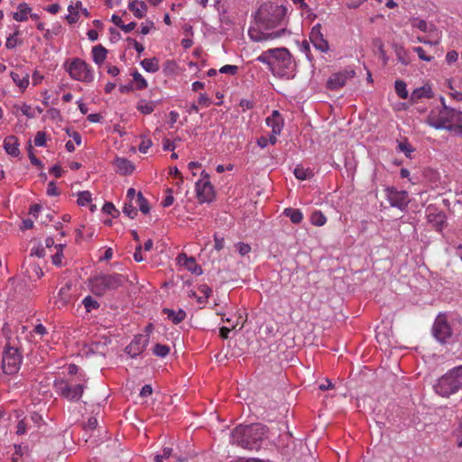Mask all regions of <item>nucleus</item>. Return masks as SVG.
Listing matches in <instances>:
<instances>
[{
    "instance_id": "2eb2a0df",
    "label": "nucleus",
    "mask_w": 462,
    "mask_h": 462,
    "mask_svg": "<svg viewBox=\"0 0 462 462\" xmlns=\"http://www.w3.org/2000/svg\"><path fill=\"white\" fill-rule=\"evenodd\" d=\"M265 121L273 134H281L283 128V118L279 111L273 110L272 115L268 116Z\"/></svg>"
},
{
    "instance_id": "8fccbe9b",
    "label": "nucleus",
    "mask_w": 462,
    "mask_h": 462,
    "mask_svg": "<svg viewBox=\"0 0 462 462\" xmlns=\"http://www.w3.org/2000/svg\"><path fill=\"white\" fill-rule=\"evenodd\" d=\"M19 34V32H15L13 34H11L9 37H7L5 42V47L9 50L15 48L17 45V35Z\"/></svg>"
},
{
    "instance_id": "3c124183",
    "label": "nucleus",
    "mask_w": 462,
    "mask_h": 462,
    "mask_svg": "<svg viewBox=\"0 0 462 462\" xmlns=\"http://www.w3.org/2000/svg\"><path fill=\"white\" fill-rule=\"evenodd\" d=\"M172 449L170 448H165L162 450V455H157L154 457V462H163L164 459H168L171 457Z\"/></svg>"
},
{
    "instance_id": "20e7f679",
    "label": "nucleus",
    "mask_w": 462,
    "mask_h": 462,
    "mask_svg": "<svg viewBox=\"0 0 462 462\" xmlns=\"http://www.w3.org/2000/svg\"><path fill=\"white\" fill-rule=\"evenodd\" d=\"M462 387V365L449 370L434 384L435 393L442 397H449Z\"/></svg>"
},
{
    "instance_id": "bb28decb",
    "label": "nucleus",
    "mask_w": 462,
    "mask_h": 462,
    "mask_svg": "<svg viewBox=\"0 0 462 462\" xmlns=\"http://www.w3.org/2000/svg\"><path fill=\"white\" fill-rule=\"evenodd\" d=\"M141 66L145 71L154 73L160 69V61L155 57L144 59L141 61Z\"/></svg>"
},
{
    "instance_id": "7c9ffc66",
    "label": "nucleus",
    "mask_w": 462,
    "mask_h": 462,
    "mask_svg": "<svg viewBox=\"0 0 462 462\" xmlns=\"http://www.w3.org/2000/svg\"><path fill=\"white\" fill-rule=\"evenodd\" d=\"M310 222L314 226H322L326 224L327 217L321 211L316 210L310 216Z\"/></svg>"
},
{
    "instance_id": "f03ea898",
    "label": "nucleus",
    "mask_w": 462,
    "mask_h": 462,
    "mask_svg": "<svg viewBox=\"0 0 462 462\" xmlns=\"http://www.w3.org/2000/svg\"><path fill=\"white\" fill-rule=\"evenodd\" d=\"M125 277L119 273L98 274L89 279V289L97 296H104L123 286Z\"/></svg>"
},
{
    "instance_id": "37998d69",
    "label": "nucleus",
    "mask_w": 462,
    "mask_h": 462,
    "mask_svg": "<svg viewBox=\"0 0 462 462\" xmlns=\"http://www.w3.org/2000/svg\"><path fill=\"white\" fill-rule=\"evenodd\" d=\"M28 272L32 273V278L35 277L36 279H41L43 276V271L37 263L31 264L29 266Z\"/></svg>"
},
{
    "instance_id": "a211bd4d",
    "label": "nucleus",
    "mask_w": 462,
    "mask_h": 462,
    "mask_svg": "<svg viewBox=\"0 0 462 462\" xmlns=\"http://www.w3.org/2000/svg\"><path fill=\"white\" fill-rule=\"evenodd\" d=\"M177 261L180 266L185 267L187 270H189L192 273H196V274L201 273V269L197 264V263L193 257H189L186 254H180L178 255Z\"/></svg>"
},
{
    "instance_id": "9b49d317",
    "label": "nucleus",
    "mask_w": 462,
    "mask_h": 462,
    "mask_svg": "<svg viewBox=\"0 0 462 462\" xmlns=\"http://www.w3.org/2000/svg\"><path fill=\"white\" fill-rule=\"evenodd\" d=\"M197 198L200 203L211 202L214 199V188L208 180H199L196 182Z\"/></svg>"
},
{
    "instance_id": "0eeeda50",
    "label": "nucleus",
    "mask_w": 462,
    "mask_h": 462,
    "mask_svg": "<svg viewBox=\"0 0 462 462\" xmlns=\"http://www.w3.org/2000/svg\"><path fill=\"white\" fill-rule=\"evenodd\" d=\"M22 355L16 347L6 345L3 353L2 368L5 374H14L20 369Z\"/></svg>"
},
{
    "instance_id": "c03bdc74",
    "label": "nucleus",
    "mask_w": 462,
    "mask_h": 462,
    "mask_svg": "<svg viewBox=\"0 0 462 462\" xmlns=\"http://www.w3.org/2000/svg\"><path fill=\"white\" fill-rule=\"evenodd\" d=\"M294 175L298 180H304L309 178L310 172L308 170L304 169L301 166H297L294 169Z\"/></svg>"
},
{
    "instance_id": "864d4df0",
    "label": "nucleus",
    "mask_w": 462,
    "mask_h": 462,
    "mask_svg": "<svg viewBox=\"0 0 462 462\" xmlns=\"http://www.w3.org/2000/svg\"><path fill=\"white\" fill-rule=\"evenodd\" d=\"M219 71L224 74L235 75L238 71V67L236 65H225L220 68Z\"/></svg>"
},
{
    "instance_id": "c756f323",
    "label": "nucleus",
    "mask_w": 462,
    "mask_h": 462,
    "mask_svg": "<svg viewBox=\"0 0 462 462\" xmlns=\"http://www.w3.org/2000/svg\"><path fill=\"white\" fill-rule=\"evenodd\" d=\"M411 25L424 32H437L435 26L432 24L429 25L428 23L424 20L415 18L412 20Z\"/></svg>"
},
{
    "instance_id": "72a5a7b5",
    "label": "nucleus",
    "mask_w": 462,
    "mask_h": 462,
    "mask_svg": "<svg viewBox=\"0 0 462 462\" xmlns=\"http://www.w3.org/2000/svg\"><path fill=\"white\" fill-rule=\"evenodd\" d=\"M282 32H283V31L274 32H270V33H262L259 36H254L253 33L250 32V37L254 42H261V41H267V40L279 38Z\"/></svg>"
},
{
    "instance_id": "49530a36",
    "label": "nucleus",
    "mask_w": 462,
    "mask_h": 462,
    "mask_svg": "<svg viewBox=\"0 0 462 462\" xmlns=\"http://www.w3.org/2000/svg\"><path fill=\"white\" fill-rule=\"evenodd\" d=\"M399 149L404 152L406 157L410 158L411 156V153L414 152L413 147L411 144L408 142H402L398 145Z\"/></svg>"
},
{
    "instance_id": "680f3d73",
    "label": "nucleus",
    "mask_w": 462,
    "mask_h": 462,
    "mask_svg": "<svg viewBox=\"0 0 462 462\" xmlns=\"http://www.w3.org/2000/svg\"><path fill=\"white\" fill-rule=\"evenodd\" d=\"M103 211L111 216H113L115 212H117L115 206L111 202H106L104 204Z\"/></svg>"
},
{
    "instance_id": "de8ad7c7",
    "label": "nucleus",
    "mask_w": 462,
    "mask_h": 462,
    "mask_svg": "<svg viewBox=\"0 0 462 462\" xmlns=\"http://www.w3.org/2000/svg\"><path fill=\"white\" fill-rule=\"evenodd\" d=\"M235 246L241 256L246 255L251 251V246L248 244L242 242L236 244Z\"/></svg>"
},
{
    "instance_id": "1a4fd4ad",
    "label": "nucleus",
    "mask_w": 462,
    "mask_h": 462,
    "mask_svg": "<svg viewBox=\"0 0 462 462\" xmlns=\"http://www.w3.org/2000/svg\"><path fill=\"white\" fill-rule=\"evenodd\" d=\"M387 200L392 207L404 210L408 206L410 199L407 191L397 190L394 188H387L385 189Z\"/></svg>"
},
{
    "instance_id": "f704fd0d",
    "label": "nucleus",
    "mask_w": 462,
    "mask_h": 462,
    "mask_svg": "<svg viewBox=\"0 0 462 462\" xmlns=\"http://www.w3.org/2000/svg\"><path fill=\"white\" fill-rule=\"evenodd\" d=\"M135 88L139 90L145 89L148 87L146 79L137 70L132 74Z\"/></svg>"
},
{
    "instance_id": "09e8293b",
    "label": "nucleus",
    "mask_w": 462,
    "mask_h": 462,
    "mask_svg": "<svg viewBox=\"0 0 462 462\" xmlns=\"http://www.w3.org/2000/svg\"><path fill=\"white\" fill-rule=\"evenodd\" d=\"M413 51L418 54V57L424 61H431L433 60V56L427 55L422 47H414Z\"/></svg>"
},
{
    "instance_id": "e433bc0d",
    "label": "nucleus",
    "mask_w": 462,
    "mask_h": 462,
    "mask_svg": "<svg viewBox=\"0 0 462 462\" xmlns=\"http://www.w3.org/2000/svg\"><path fill=\"white\" fill-rule=\"evenodd\" d=\"M153 355L159 357H165L170 353V347L167 345L156 344L152 349Z\"/></svg>"
},
{
    "instance_id": "c9c22d12",
    "label": "nucleus",
    "mask_w": 462,
    "mask_h": 462,
    "mask_svg": "<svg viewBox=\"0 0 462 462\" xmlns=\"http://www.w3.org/2000/svg\"><path fill=\"white\" fill-rule=\"evenodd\" d=\"M396 94L399 97L406 99L409 97V93L406 88V83L402 80H396L394 84Z\"/></svg>"
},
{
    "instance_id": "79ce46f5",
    "label": "nucleus",
    "mask_w": 462,
    "mask_h": 462,
    "mask_svg": "<svg viewBox=\"0 0 462 462\" xmlns=\"http://www.w3.org/2000/svg\"><path fill=\"white\" fill-rule=\"evenodd\" d=\"M123 213L133 219L137 215L136 207L134 206L132 203H125V206L123 208Z\"/></svg>"
},
{
    "instance_id": "5fc2aeb1",
    "label": "nucleus",
    "mask_w": 462,
    "mask_h": 462,
    "mask_svg": "<svg viewBox=\"0 0 462 462\" xmlns=\"http://www.w3.org/2000/svg\"><path fill=\"white\" fill-rule=\"evenodd\" d=\"M166 192H167V196L164 198V199L162 202V205L164 208L170 207L174 202V198L172 196V189H167Z\"/></svg>"
},
{
    "instance_id": "ea45409f",
    "label": "nucleus",
    "mask_w": 462,
    "mask_h": 462,
    "mask_svg": "<svg viewBox=\"0 0 462 462\" xmlns=\"http://www.w3.org/2000/svg\"><path fill=\"white\" fill-rule=\"evenodd\" d=\"M396 56H397V59L398 60L403 64V65H408L410 63V59L407 55V51L404 48L402 47H400L396 50Z\"/></svg>"
},
{
    "instance_id": "4468645a",
    "label": "nucleus",
    "mask_w": 462,
    "mask_h": 462,
    "mask_svg": "<svg viewBox=\"0 0 462 462\" xmlns=\"http://www.w3.org/2000/svg\"><path fill=\"white\" fill-rule=\"evenodd\" d=\"M434 97V93L431 85L426 83L425 85L415 88L411 94V100L413 103L418 102L423 98L430 99Z\"/></svg>"
},
{
    "instance_id": "4be33fe9",
    "label": "nucleus",
    "mask_w": 462,
    "mask_h": 462,
    "mask_svg": "<svg viewBox=\"0 0 462 462\" xmlns=\"http://www.w3.org/2000/svg\"><path fill=\"white\" fill-rule=\"evenodd\" d=\"M13 81L15 83L17 87L20 88L22 91H24L29 86V73H18V72H11L10 74Z\"/></svg>"
},
{
    "instance_id": "f257e3e1",
    "label": "nucleus",
    "mask_w": 462,
    "mask_h": 462,
    "mask_svg": "<svg viewBox=\"0 0 462 462\" xmlns=\"http://www.w3.org/2000/svg\"><path fill=\"white\" fill-rule=\"evenodd\" d=\"M265 434L266 428L260 423L239 425L232 431L231 442L245 449L258 450Z\"/></svg>"
},
{
    "instance_id": "393cba45",
    "label": "nucleus",
    "mask_w": 462,
    "mask_h": 462,
    "mask_svg": "<svg viewBox=\"0 0 462 462\" xmlns=\"http://www.w3.org/2000/svg\"><path fill=\"white\" fill-rule=\"evenodd\" d=\"M82 9V3L77 1L75 5H69L68 7L69 14L66 16V20L69 23L72 24L78 22L79 18V9Z\"/></svg>"
},
{
    "instance_id": "4d7b16f0",
    "label": "nucleus",
    "mask_w": 462,
    "mask_h": 462,
    "mask_svg": "<svg viewBox=\"0 0 462 462\" xmlns=\"http://www.w3.org/2000/svg\"><path fill=\"white\" fill-rule=\"evenodd\" d=\"M126 41L128 44L133 46L139 54H141L144 51V47L143 46V44L139 43L136 40L133 38H127Z\"/></svg>"
},
{
    "instance_id": "39448f33",
    "label": "nucleus",
    "mask_w": 462,
    "mask_h": 462,
    "mask_svg": "<svg viewBox=\"0 0 462 462\" xmlns=\"http://www.w3.org/2000/svg\"><path fill=\"white\" fill-rule=\"evenodd\" d=\"M431 333L434 338L440 344H446L453 335V330L448 323V314L439 313L433 322Z\"/></svg>"
},
{
    "instance_id": "aec40b11",
    "label": "nucleus",
    "mask_w": 462,
    "mask_h": 462,
    "mask_svg": "<svg viewBox=\"0 0 462 462\" xmlns=\"http://www.w3.org/2000/svg\"><path fill=\"white\" fill-rule=\"evenodd\" d=\"M114 165L116 168V171L122 175L131 174L134 169V165L129 160L121 157L115 159Z\"/></svg>"
},
{
    "instance_id": "a18cd8bd",
    "label": "nucleus",
    "mask_w": 462,
    "mask_h": 462,
    "mask_svg": "<svg viewBox=\"0 0 462 462\" xmlns=\"http://www.w3.org/2000/svg\"><path fill=\"white\" fill-rule=\"evenodd\" d=\"M417 42H421V43H424V44H428V45H430V46H436L439 43V37L438 35V32L436 33V36L433 37L432 39H427L425 37H421V36H418L417 37Z\"/></svg>"
},
{
    "instance_id": "774afa93",
    "label": "nucleus",
    "mask_w": 462,
    "mask_h": 462,
    "mask_svg": "<svg viewBox=\"0 0 462 462\" xmlns=\"http://www.w3.org/2000/svg\"><path fill=\"white\" fill-rule=\"evenodd\" d=\"M152 393V388L150 384H145L144 386H143L141 392H140V395L142 397H148L150 396L151 394Z\"/></svg>"
},
{
    "instance_id": "58836bf2",
    "label": "nucleus",
    "mask_w": 462,
    "mask_h": 462,
    "mask_svg": "<svg viewBox=\"0 0 462 462\" xmlns=\"http://www.w3.org/2000/svg\"><path fill=\"white\" fill-rule=\"evenodd\" d=\"M92 199L91 193L88 190L81 191L78 195V204L79 206H86L88 205Z\"/></svg>"
},
{
    "instance_id": "6e6d98bb",
    "label": "nucleus",
    "mask_w": 462,
    "mask_h": 462,
    "mask_svg": "<svg viewBox=\"0 0 462 462\" xmlns=\"http://www.w3.org/2000/svg\"><path fill=\"white\" fill-rule=\"evenodd\" d=\"M28 156H29V159L32 162V164L35 165V166H41L42 165V162L41 161L33 154L32 152V146L31 143H29L28 145Z\"/></svg>"
},
{
    "instance_id": "bf43d9fd",
    "label": "nucleus",
    "mask_w": 462,
    "mask_h": 462,
    "mask_svg": "<svg viewBox=\"0 0 462 462\" xmlns=\"http://www.w3.org/2000/svg\"><path fill=\"white\" fill-rule=\"evenodd\" d=\"M152 143L150 139H144L139 144V151L142 153H146L148 150L151 148Z\"/></svg>"
},
{
    "instance_id": "423d86ee",
    "label": "nucleus",
    "mask_w": 462,
    "mask_h": 462,
    "mask_svg": "<svg viewBox=\"0 0 462 462\" xmlns=\"http://www.w3.org/2000/svg\"><path fill=\"white\" fill-rule=\"evenodd\" d=\"M54 389L60 396L70 402H77L82 396L84 385L81 383L73 384L64 379H57L54 381Z\"/></svg>"
},
{
    "instance_id": "f8f14e48",
    "label": "nucleus",
    "mask_w": 462,
    "mask_h": 462,
    "mask_svg": "<svg viewBox=\"0 0 462 462\" xmlns=\"http://www.w3.org/2000/svg\"><path fill=\"white\" fill-rule=\"evenodd\" d=\"M310 41L313 46L321 52H327L329 49L328 41L321 32V25L319 23L313 26L310 33Z\"/></svg>"
},
{
    "instance_id": "cd10ccee",
    "label": "nucleus",
    "mask_w": 462,
    "mask_h": 462,
    "mask_svg": "<svg viewBox=\"0 0 462 462\" xmlns=\"http://www.w3.org/2000/svg\"><path fill=\"white\" fill-rule=\"evenodd\" d=\"M163 312L167 314V318L172 321L174 324L180 323L186 318V312L182 310H179L178 311L164 309Z\"/></svg>"
},
{
    "instance_id": "69168bd1",
    "label": "nucleus",
    "mask_w": 462,
    "mask_h": 462,
    "mask_svg": "<svg viewBox=\"0 0 462 462\" xmlns=\"http://www.w3.org/2000/svg\"><path fill=\"white\" fill-rule=\"evenodd\" d=\"M198 102L199 105L203 106H208L211 103L209 97L206 95L201 93L199 97Z\"/></svg>"
},
{
    "instance_id": "412c9836",
    "label": "nucleus",
    "mask_w": 462,
    "mask_h": 462,
    "mask_svg": "<svg viewBox=\"0 0 462 462\" xmlns=\"http://www.w3.org/2000/svg\"><path fill=\"white\" fill-rule=\"evenodd\" d=\"M129 10L136 18H143L145 16L147 12V5L143 1L134 0L129 3Z\"/></svg>"
},
{
    "instance_id": "6ab92c4d",
    "label": "nucleus",
    "mask_w": 462,
    "mask_h": 462,
    "mask_svg": "<svg viewBox=\"0 0 462 462\" xmlns=\"http://www.w3.org/2000/svg\"><path fill=\"white\" fill-rule=\"evenodd\" d=\"M19 140L15 135H8L4 140V148L7 154L17 157L20 154Z\"/></svg>"
},
{
    "instance_id": "ddd939ff",
    "label": "nucleus",
    "mask_w": 462,
    "mask_h": 462,
    "mask_svg": "<svg viewBox=\"0 0 462 462\" xmlns=\"http://www.w3.org/2000/svg\"><path fill=\"white\" fill-rule=\"evenodd\" d=\"M148 342L149 339L147 336L138 335L134 337L132 342L126 346L125 352L132 357H135L144 351Z\"/></svg>"
},
{
    "instance_id": "dca6fc26",
    "label": "nucleus",
    "mask_w": 462,
    "mask_h": 462,
    "mask_svg": "<svg viewBox=\"0 0 462 462\" xmlns=\"http://www.w3.org/2000/svg\"><path fill=\"white\" fill-rule=\"evenodd\" d=\"M271 51H273L272 52V60L274 61V66H276L279 62L282 63V65L285 67L291 64V54L287 49L276 48L271 49Z\"/></svg>"
},
{
    "instance_id": "052dcab7",
    "label": "nucleus",
    "mask_w": 462,
    "mask_h": 462,
    "mask_svg": "<svg viewBox=\"0 0 462 462\" xmlns=\"http://www.w3.org/2000/svg\"><path fill=\"white\" fill-rule=\"evenodd\" d=\"M97 426V420L95 417H90L87 423L84 425V429L86 430H95Z\"/></svg>"
},
{
    "instance_id": "5701e85b",
    "label": "nucleus",
    "mask_w": 462,
    "mask_h": 462,
    "mask_svg": "<svg viewBox=\"0 0 462 462\" xmlns=\"http://www.w3.org/2000/svg\"><path fill=\"white\" fill-rule=\"evenodd\" d=\"M31 12L32 8L26 3H21L18 5L17 12L13 14V18L17 22H25Z\"/></svg>"
},
{
    "instance_id": "b1692460",
    "label": "nucleus",
    "mask_w": 462,
    "mask_h": 462,
    "mask_svg": "<svg viewBox=\"0 0 462 462\" xmlns=\"http://www.w3.org/2000/svg\"><path fill=\"white\" fill-rule=\"evenodd\" d=\"M158 105V101H147L141 99L138 101L136 109L143 115L152 114Z\"/></svg>"
},
{
    "instance_id": "c85d7f7f",
    "label": "nucleus",
    "mask_w": 462,
    "mask_h": 462,
    "mask_svg": "<svg viewBox=\"0 0 462 462\" xmlns=\"http://www.w3.org/2000/svg\"><path fill=\"white\" fill-rule=\"evenodd\" d=\"M283 214L288 217L293 224H300L303 219V214L300 209L285 208Z\"/></svg>"
},
{
    "instance_id": "a878e982",
    "label": "nucleus",
    "mask_w": 462,
    "mask_h": 462,
    "mask_svg": "<svg viewBox=\"0 0 462 462\" xmlns=\"http://www.w3.org/2000/svg\"><path fill=\"white\" fill-rule=\"evenodd\" d=\"M107 51L102 45L94 46L92 49L93 60L96 64H102L106 59Z\"/></svg>"
},
{
    "instance_id": "603ef678",
    "label": "nucleus",
    "mask_w": 462,
    "mask_h": 462,
    "mask_svg": "<svg viewBox=\"0 0 462 462\" xmlns=\"http://www.w3.org/2000/svg\"><path fill=\"white\" fill-rule=\"evenodd\" d=\"M46 143V134L42 131L37 132L34 137V144L36 146H44Z\"/></svg>"
},
{
    "instance_id": "4c0bfd02",
    "label": "nucleus",
    "mask_w": 462,
    "mask_h": 462,
    "mask_svg": "<svg viewBox=\"0 0 462 462\" xmlns=\"http://www.w3.org/2000/svg\"><path fill=\"white\" fill-rule=\"evenodd\" d=\"M272 52L273 51H271V49H269L258 56L256 60L263 64H267L268 66L273 67L274 66V61L272 60Z\"/></svg>"
},
{
    "instance_id": "f3484780",
    "label": "nucleus",
    "mask_w": 462,
    "mask_h": 462,
    "mask_svg": "<svg viewBox=\"0 0 462 462\" xmlns=\"http://www.w3.org/2000/svg\"><path fill=\"white\" fill-rule=\"evenodd\" d=\"M71 284L66 283L64 286H62L56 297L55 300V305L58 308L65 307L67 304H69L71 300Z\"/></svg>"
},
{
    "instance_id": "473e14b6",
    "label": "nucleus",
    "mask_w": 462,
    "mask_h": 462,
    "mask_svg": "<svg viewBox=\"0 0 462 462\" xmlns=\"http://www.w3.org/2000/svg\"><path fill=\"white\" fill-rule=\"evenodd\" d=\"M135 204H136V206L139 207L142 213H143V214L149 213V211H150L149 203L141 192H138L136 195Z\"/></svg>"
},
{
    "instance_id": "6e6552de",
    "label": "nucleus",
    "mask_w": 462,
    "mask_h": 462,
    "mask_svg": "<svg viewBox=\"0 0 462 462\" xmlns=\"http://www.w3.org/2000/svg\"><path fill=\"white\" fill-rule=\"evenodd\" d=\"M69 76L79 81L91 82L94 79L93 71L89 66L80 59H74L67 68Z\"/></svg>"
},
{
    "instance_id": "a19ab883",
    "label": "nucleus",
    "mask_w": 462,
    "mask_h": 462,
    "mask_svg": "<svg viewBox=\"0 0 462 462\" xmlns=\"http://www.w3.org/2000/svg\"><path fill=\"white\" fill-rule=\"evenodd\" d=\"M63 245H57V252L54 255H52V263L56 266H60L62 263V257H63Z\"/></svg>"
},
{
    "instance_id": "7ed1b4c3",
    "label": "nucleus",
    "mask_w": 462,
    "mask_h": 462,
    "mask_svg": "<svg viewBox=\"0 0 462 462\" xmlns=\"http://www.w3.org/2000/svg\"><path fill=\"white\" fill-rule=\"evenodd\" d=\"M462 112L455 109H448L440 111L439 116L430 115L427 123L436 129H448L449 131H457L462 134Z\"/></svg>"
},
{
    "instance_id": "13d9d810",
    "label": "nucleus",
    "mask_w": 462,
    "mask_h": 462,
    "mask_svg": "<svg viewBox=\"0 0 462 462\" xmlns=\"http://www.w3.org/2000/svg\"><path fill=\"white\" fill-rule=\"evenodd\" d=\"M199 291L202 294L201 296H203V300H208L212 292V290L207 284L200 285L199 287Z\"/></svg>"
},
{
    "instance_id": "9d476101",
    "label": "nucleus",
    "mask_w": 462,
    "mask_h": 462,
    "mask_svg": "<svg viewBox=\"0 0 462 462\" xmlns=\"http://www.w3.org/2000/svg\"><path fill=\"white\" fill-rule=\"evenodd\" d=\"M354 76V70H343L333 73L327 80L326 87L329 90H338L346 85L347 79Z\"/></svg>"
},
{
    "instance_id": "338daca9",
    "label": "nucleus",
    "mask_w": 462,
    "mask_h": 462,
    "mask_svg": "<svg viewBox=\"0 0 462 462\" xmlns=\"http://www.w3.org/2000/svg\"><path fill=\"white\" fill-rule=\"evenodd\" d=\"M214 242H215L214 247L216 250L220 251L221 249L224 248L225 242H224L223 237H218L217 236H215Z\"/></svg>"
},
{
    "instance_id": "0e129e2a",
    "label": "nucleus",
    "mask_w": 462,
    "mask_h": 462,
    "mask_svg": "<svg viewBox=\"0 0 462 462\" xmlns=\"http://www.w3.org/2000/svg\"><path fill=\"white\" fill-rule=\"evenodd\" d=\"M47 194L49 196H58L59 195V191H58L57 187L53 181H51L48 184Z\"/></svg>"
},
{
    "instance_id": "e2e57ef3",
    "label": "nucleus",
    "mask_w": 462,
    "mask_h": 462,
    "mask_svg": "<svg viewBox=\"0 0 462 462\" xmlns=\"http://www.w3.org/2000/svg\"><path fill=\"white\" fill-rule=\"evenodd\" d=\"M458 53L456 51H448L446 55V60L448 63H453L457 60Z\"/></svg>"
},
{
    "instance_id": "2f4dec72",
    "label": "nucleus",
    "mask_w": 462,
    "mask_h": 462,
    "mask_svg": "<svg viewBox=\"0 0 462 462\" xmlns=\"http://www.w3.org/2000/svg\"><path fill=\"white\" fill-rule=\"evenodd\" d=\"M82 304L88 313L91 312L94 310H97L100 307L98 301L93 299L90 295L83 299Z\"/></svg>"
}]
</instances>
